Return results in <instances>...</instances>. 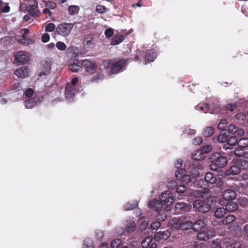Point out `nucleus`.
Segmentation results:
<instances>
[{"mask_svg":"<svg viewBox=\"0 0 248 248\" xmlns=\"http://www.w3.org/2000/svg\"><path fill=\"white\" fill-rule=\"evenodd\" d=\"M55 25L54 23H50L47 24L45 28V30L47 32H51L56 30Z\"/></svg>","mask_w":248,"mask_h":248,"instance_id":"45","label":"nucleus"},{"mask_svg":"<svg viewBox=\"0 0 248 248\" xmlns=\"http://www.w3.org/2000/svg\"><path fill=\"white\" fill-rule=\"evenodd\" d=\"M191 195L197 198H205L204 200L199 199L193 202V207L197 211L202 213H206L210 210L211 206L208 203L209 201L207 200L211 196V192L209 189L194 190L191 192Z\"/></svg>","mask_w":248,"mask_h":248,"instance_id":"1","label":"nucleus"},{"mask_svg":"<svg viewBox=\"0 0 248 248\" xmlns=\"http://www.w3.org/2000/svg\"><path fill=\"white\" fill-rule=\"evenodd\" d=\"M38 7V2L35 0H30L28 11L30 15L33 17H38L40 12L36 10Z\"/></svg>","mask_w":248,"mask_h":248,"instance_id":"11","label":"nucleus"},{"mask_svg":"<svg viewBox=\"0 0 248 248\" xmlns=\"http://www.w3.org/2000/svg\"><path fill=\"white\" fill-rule=\"evenodd\" d=\"M186 187L184 185H180L176 189V191L178 193H183L186 190Z\"/></svg>","mask_w":248,"mask_h":248,"instance_id":"55","label":"nucleus"},{"mask_svg":"<svg viewBox=\"0 0 248 248\" xmlns=\"http://www.w3.org/2000/svg\"><path fill=\"white\" fill-rule=\"evenodd\" d=\"M241 170H246L248 169V161L245 159H240L236 161Z\"/></svg>","mask_w":248,"mask_h":248,"instance_id":"27","label":"nucleus"},{"mask_svg":"<svg viewBox=\"0 0 248 248\" xmlns=\"http://www.w3.org/2000/svg\"><path fill=\"white\" fill-rule=\"evenodd\" d=\"M160 221H156L151 224V228L152 231H156L160 227Z\"/></svg>","mask_w":248,"mask_h":248,"instance_id":"52","label":"nucleus"},{"mask_svg":"<svg viewBox=\"0 0 248 248\" xmlns=\"http://www.w3.org/2000/svg\"><path fill=\"white\" fill-rule=\"evenodd\" d=\"M192 157L193 159L200 160L205 158L206 155H205L202 150L200 149L195 151L194 153H193Z\"/></svg>","mask_w":248,"mask_h":248,"instance_id":"25","label":"nucleus"},{"mask_svg":"<svg viewBox=\"0 0 248 248\" xmlns=\"http://www.w3.org/2000/svg\"><path fill=\"white\" fill-rule=\"evenodd\" d=\"M220 134L217 137V140L220 142H225L227 140V131Z\"/></svg>","mask_w":248,"mask_h":248,"instance_id":"39","label":"nucleus"},{"mask_svg":"<svg viewBox=\"0 0 248 248\" xmlns=\"http://www.w3.org/2000/svg\"><path fill=\"white\" fill-rule=\"evenodd\" d=\"M33 89L31 88L28 89L25 92V95L27 97H30L33 94Z\"/></svg>","mask_w":248,"mask_h":248,"instance_id":"60","label":"nucleus"},{"mask_svg":"<svg viewBox=\"0 0 248 248\" xmlns=\"http://www.w3.org/2000/svg\"><path fill=\"white\" fill-rule=\"evenodd\" d=\"M22 38L19 40V42L21 44H29L30 43V40L26 38V36H24V35H22Z\"/></svg>","mask_w":248,"mask_h":248,"instance_id":"57","label":"nucleus"},{"mask_svg":"<svg viewBox=\"0 0 248 248\" xmlns=\"http://www.w3.org/2000/svg\"><path fill=\"white\" fill-rule=\"evenodd\" d=\"M83 44L87 48L92 49L95 46V37L93 34L86 35L83 39Z\"/></svg>","mask_w":248,"mask_h":248,"instance_id":"10","label":"nucleus"},{"mask_svg":"<svg viewBox=\"0 0 248 248\" xmlns=\"http://www.w3.org/2000/svg\"><path fill=\"white\" fill-rule=\"evenodd\" d=\"M162 213H160L157 216V219L159 221H163L165 219V218L167 217V215L166 214V211H161Z\"/></svg>","mask_w":248,"mask_h":248,"instance_id":"50","label":"nucleus"},{"mask_svg":"<svg viewBox=\"0 0 248 248\" xmlns=\"http://www.w3.org/2000/svg\"><path fill=\"white\" fill-rule=\"evenodd\" d=\"M27 52L24 51H18L14 57L15 58V63L17 64H24L29 60V57Z\"/></svg>","mask_w":248,"mask_h":248,"instance_id":"6","label":"nucleus"},{"mask_svg":"<svg viewBox=\"0 0 248 248\" xmlns=\"http://www.w3.org/2000/svg\"><path fill=\"white\" fill-rule=\"evenodd\" d=\"M236 105L232 103L228 104L226 105V108L227 110L232 111L236 108Z\"/></svg>","mask_w":248,"mask_h":248,"instance_id":"62","label":"nucleus"},{"mask_svg":"<svg viewBox=\"0 0 248 248\" xmlns=\"http://www.w3.org/2000/svg\"><path fill=\"white\" fill-rule=\"evenodd\" d=\"M226 212H232L236 211L238 208V205L235 202H228L225 205Z\"/></svg>","mask_w":248,"mask_h":248,"instance_id":"24","label":"nucleus"},{"mask_svg":"<svg viewBox=\"0 0 248 248\" xmlns=\"http://www.w3.org/2000/svg\"><path fill=\"white\" fill-rule=\"evenodd\" d=\"M231 248H243L241 244L239 242H235L231 245Z\"/></svg>","mask_w":248,"mask_h":248,"instance_id":"64","label":"nucleus"},{"mask_svg":"<svg viewBox=\"0 0 248 248\" xmlns=\"http://www.w3.org/2000/svg\"><path fill=\"white\" fill-rule=\"evenodd\" d=\"M114 33V31L112 28H109L105 31V35L107 37H111Z\"/></svg>","mask_w":248,"mask_h":248,"instance_id":"54","label":"nucleus"},{"mask_svg":"<svg viewBox=\"0 0 248 248\" xmlns=\"http://www.w3.org/2000/svg\"><path fill=\"white\" fill-rule=\"evenodd\" d=\"M84 246L86 248H93V241L90 239H86L84 241Z\"/></svg>","mask_w":248,"mask_h":248,"instance_id":"53","label":"nucleus"},{"mask_svg":"<svg viewBox=\"0 0 248 248\" xmlns=\"http://www.w3.org/2000/svg\"><path fill=\"white\" fill-rule=\"evenodd\" d=\"M235 220V217L233 215H229L223 218L221 222L224 225H228Z\"/></svg>","mask_w":248,"mask_h":248,"instance_id":"30","label":"nucleus"},{"mask_svg":"<svg viewBox=\"0 0 248 248\" xmlns=\"http://www.w3.org/2000/svg\"><path fill=\"white\" fill-rule=\"evenodd\" d=\"M156 57V53L154 50H148L145 56V64L153 62Z\"/></svg>","mask_w":248,"mask_h":248,"instance_id":"21","label":"nucleus"},{"mask_svg":"<svg viewBox=\"0 0 248 248\" xmlns=\"http://www.w3.org/2000/svg\"><path fill=\"white\" fill-rule=\"evenodd\" d=\"M196 109L198 110H201L204 113L209 112L212 114H216L219 112L220 109L217 106L215 107L209 106V105L204 103L202 106L198 105L196 106Z\"/></svg>","mask_w":248,"mask_h":248,"instance_id":"7","label":"nucleus"},{"mask_svg":"<svg viewBox=\"0 0 248 248\" xmlns=\"http://www.w3.org/2000/svg\"><path fill=\"white\" fill-rule=\"evenodd\" d=\"M214 132V129L212 127H206L203 131V134L204 136L206 137H208L211 136L213 134Z\"/></svg>","mask_w":248,"mask_h":248,"instance_id":"37","label":"nucleus"},{"mask_svg":"<svg viewBox=\"0 0 248 248\" xmlns=\"http://www.w3.org/2000/svg\"><path fill=\"white\" fill-rule=\"evenodd\" d=\"M81 65L88 72L94 73L96 71L97 66L94 62L85 60L81 62Z\"/></svg>","mask_w":248,"mask_h":248,"instance_id":"14","label":"nucleus"},{"mask_svg":"<svg viewBox=\"0 0 248 248\" xmlns=\"http://www.w3.org/2000/svg\"><path fill=\"white\" fill-rule=\"evenodd\" d=\"M238 131V127L234 124H230L228 129H227V133L231 134H235Z\"/></svg>","mask_w":248,"mask_h":248,"instance_id":"36","label":"nucleus"},{"mask_svg":"<svg viewBox=\"0 0 248 248\" xmlns=\"http://www.w3.org/2000/svg\"><path fill=\"white\" fill-rule=\"evenodd\" d=\"M69 69L73 72H77L82 69L80 63L78 60L75 59L69 64Z\"/></svg>","mask_w":248,"mask_h":248,"instance_id":"23","label":"nucleus"},{"mask_svg":"<svg viewBox=\"0 0 248 248\" xmlns=\"http://www.w3.org/2000/svg\"><path fill=\"white\" fill-rule=\"evenodd\" d=\"M227 142L228 145L233 146L235 145L238 142V140L236 137L232 136L228 139L227 138Z\"/></svg>","mask_w":248,"mask_h":248,"instance_id":"42","label":"nucleus"},{"mask_svg":"<svg viewBox=\"0 0 248 248\" xmlns=\"http://www.w3.org/2000/svg\"><path fill=\"white\" fill-rule=\"evenodd\" d=\"M153 241V237L151 236L145 238L141 242V246L143 248H147L150 246Z\"/></svg>","mask_w":248,"mask_h":248,"instance_id":"33","label":"nucleus"},{"mask_svg":"<svg viewBox=\"0 0 248 248\" xmlns=\"http://www.w3.org/2000/svg\"><path fill=\"white\" fill-rule=\"evenodd\" d=\"M204 179L207 183L211 184H214L217 181L216 176L212 172L206 173L205 175Z\"/></svg>","mask_w":248,"mask_h":248,"instance_id":"26","label":"nucleus"},{"mask_svg":"<svg viewBox=\"0 0 248 248\" xmlns=\"http://www.w3.org/2000/svg\"><path fill=\"white\" fill-rule=\"evenodd\" d=\"M212 146L210 145H207L206 146H203L202 149L201 150L203 152V154L206 155L211 152L212 150Z\"/></svg>","mask_w":248,"mask_h":248,"instance_id":"47","label":"nucleus"},{"mask_svg":"<svg viewBox=\"0 0 248 248\" xmlns=\"http://www.w3.org/2000/svg\"><path fill=\"white\" fill-rule=\"evenodd\" d=\"M182 226H184L185 229H182V230H187L191 227L193 228V223L190 221H184L182 219Z\"/></svg>","mask_w":248,"mask_h":248,"instance_id":"44","label":"nucleus"},{"mask_svg":"<svg viewBox=\"0 0 248 248\" xmlns=\"http://www.w3.org/2000/svg\"><path fill=\"white\" fill-rule=\"evenodd\" d=\"M215 234V230L213 229H206L199 232L197 238L199 240L207 241L212 238Z\"/></svg>","mask_w":248,"mask_h":248,"instance_id":"8","label":"nucleus"},{"mask_svg":"<svg viewBox=\"0 0 248 248\" xmlns=\"http://www.w3.org/2000/svg\"><path fill=\"white\" fill-rule=\"evenodd\" d=\"M104 78V76L101 74H97L91 79L92 82H97L98 80H102Z\"/></svg>","mask_w":248,"mask_h":248,"instance_id":"48","label":"nucleus"},{"mask_svg":"<svg viewBox=\"0 0 248 248\" xmlns=\"http://www.w3.org/2000/svg\"><path fill=\"white\" fill-rule=\"evenodd\" d=\"M203 140L201 137H197L195 138L193 140V144L195 145H199L202 143Z\"/></svg>","mask_w":248,"mask_h":248,"instance_id":"56","label":"nucleus"},{"mask_svg":"<svg viewBox=\"0 0 248 248\" xmlns=\"http://www.w3.org/2000/svg\"><path fill=\"white\" fill-rule=\"evenodd\" d=\"M46 6L51 9H54L56 7V4L52 1H48L46 3Z\"/></svg>","mask_w":248,"mask_h":248,"instance_id":"59","label":"nucleus"},{"mask_svg":"<svg viewBox=\"0 0 248 248\" xmlns=\"http://www.w3.org/2000/svg\"><path fill=\"white\" fill-rule=\"evenodd\" d=\"M226 214V211L223 207L218 208L215 212V216L218 218H221Z\"/></svg>","mask_w":248,"mask_h":248,"instance_id":"31","label":"nucleus"},{"mask_svg":"<svg viewBox=\"0 0 248 248\" xmlns=\"http://www.w3.org/2000/svg\"><path fill=\"white\" fill-rule=\"evenodd\" d=\"M177 185V183L175 181H171L168 184V187L169 188H174Z\"/></svg>","mask_w":248,"mask_h":248,"instance_id":"61","label":"nucleus"},{"mask_svg":"<svg viewBox=\"0 0 248 248\" xmlns=\"http://www.w3.org/2000/svg\"><path fill=\"white\" fill-rule=\"evenodd\" d=\"M135 223L134 222H130L128 223L125 227V231L128 232H133L135 229Z\"/></svg>","mask_w":248,"mask_h":248,"instance_id":"40","label":"nucleus"},{"mask_svg":"<svg viewBox=\"0 0 248 248\" xmlns=\"http://www.w3.org/2000/svg\"><path fill=\"white\" fill-rule=\"evenodd\" d=\"M73 27L74 24L72 23L62 22L56 27V31L58 34L65 37L70 34Z\"/></svg>","mask_w":248,"mask_h":248,"instance_id":"3","label":"nucleus"},{"mask_svg":"<svg viewBox=\"0 0 248 248\" xmlns=\"http://www.w3.org/2000/svg\"><path fill=\"white\" fill-rule=\"evenodd\" d=\"M189 209L190 206L187 204L183 202H178L175 206V210L177 213L187 211Z\"/></svg>","mask_w":248,"mask_h":248,"instance_id":"20","label":"nucleus"},{"mask_svg":"<svg viewBox=\"0 0 248 248\" xmlns=\"http://www.w3.org/2000/svg\"><path fill=\"white\" fill-rule=\"evenodd\" d=\"M42 67L43 69V71L44 72V74H47L49 73L51 69L50 62L49 61H42Z\"/></svg>","mask_w":248,"mask_h":248,"instance_id":"28","label":"nucleus"},{"mask_svg":"<svg viewBox=\"0 0 248 248\" xmlns=\"http://www.w3.org/2000/svg\"><path fill=\"white\" fill-rule=\"evenodd\" d=\"M210 169L213 171H217L224 168L227 164L226 157L220 153H215L211 155L210 158Z\"/></svg>","mask_w":248,"mask_h":248,"instance_id":"2","label":"nucleus"},{"mask_svg":"<svg viewBox=\"0 0 248 248\" xmlns=\"http://www.w3.org/2000/svg\"><path fill=\"white\" fill-rule=\"evenodd\" d=\"M122 245V241L120 239L113 240L111 243V248H119Z\"/></svg>","mask_w":248,"mask_h":248,"instance_id":"38","label":"nucleus"},{"mask_svg":"<svg viewBox=\"0 0 248 248\" xmlns=\"http://www.w3.org/2000/svg\"><path fill=\"white\" fill-rule=\"evenodd\" d=\"M49 35L48 33H45L42 37V41L44 43H46L49 41Z\"/></svg>","mask_w":248,"mask_h":248,"instance_id":"63","label":"nucleus"},{"mask_svg":"<svg viewBox=\"0 0 248 248\" xmlns=\"http://www.w3.org/2000/svg\"><path fill=\"white\" fill-rule=\"evenodd\" d=\"M241 171V169L239 168V167L235 162L226 171L225 175L227 176L237 175L240 173Z\"/></svg>","mask_w":248,"mask_h":248,"instance_id":"19","label":"nucleus"},{"mask_svg":"<svg viewBox=\"0 0 248 248\" xmlns=\"http://www.w3.org/2000/svg\"><path fill=\"white\" fill-rule=\"evenodd\" d=\"M126 60H120L118 61H110L108 62V66L111 69L112 74L119 73L126 63Z\"/></svg>","mask_w":248,"mask_h":248,"instance_id":"4","label":"nucleus"},{"mask_svg":"<svg viewBox=\"0 0 248 248\" xmlns=\"http://www.w3.org/2000/svg\"><path fill=\"white\" fill-rule=\"evenodd\" d=\"M182 219L181 218H172L170 223L171 229L172 231H176L185 229L184 226H182Z\"/></svg>","mask_w":248,"mask_h":248,"instance_id":"16","label":"nucleus"},{"mask_svg":"<svg viewBox=\"0 0 248 248\" xmlns=\"http://www.w3.org/2000/svg\"><path fill=\"white\" fill-rule=\"evenodd\" d=\"M10 7L6 3H3L2 6L1 12L4 13H6L9 12L10 11Z\"/></svg>","mask_w":248,"mask_h":248,"instance_id":"58","label":"nucleus"},{"mask_svg":"<svg viewBox=\"0 0 248 248\" xmlns=\"http://www.w3.org/2000/svg\"><path fill=\"white\" fill-rule=\"evenodd\" d=\"M137 204V202H134L133 203L127 202L124 206V210L126 211L132 210L136 207Z\"/></svg>","mask_w":248,"mask_h":248,"instance_id":"41","label":"nucleus"},{"mask_svg":"<svg viewBox=\"0 0 248 248\" xmlns=\"http://www.w3.org/2000/svg\"><path fill=\"white\" fill-rule=\"evenodd\" d=\"M206 224L203 219L200 218L194 223H193V228L197 232L202 230L206 227Z\"/></svg>","mask_w":248,"mask_h":248,"instance_id":"22","label":"nucleus"},{"mask_svg":"<svg viewBox=\"0 0 248 248\" xmlns=\"http://www.w3.org/2000/svg\"><path fill=\"white\" fill-rule=\"evenodd\" d=\"M124 39V37L122 35H115L112 39L111 44L112 45H116L121 43Z\"/></svg>","mask_w":248,"mask_h":248,"instance_id":"29","label":"nucleus"},{"mask_svg":"<svg viewBox=\"0 0 248 248\" xmlns=\"http://www.w3.org/2000/svg\"><path fill=\"white\" fill-rule=\"evenodd\" d=\"M169 234L168 232H159L155 234V238L157 240H161V239H166L169 237Z\"/></svg>","mask_w":248,"mask_h":248,"instance_id":"32","label":"nucleus"},{"mask_svg":"<svg viewBox=\"0 0 248 248\" xmlns=\"http://www.w3.org/2000/svg\"><path fill=\"white\" fill-rule=\"evenodd\" d=\"M96 11L99 13L103 14L106 12L107 8L103 5H99L96 6Z\"/></svg>","mask_w":248,"mask_h":248,"instance_id":"51","label":"nucleus"},{"mask_svg":"<svg viewBox=\"0 0 248 248\" xmlns=\"http://www.w3.org/2000/svg\"><path fill=\"white\" fill-rule=\"evenodd\" d=\"M76 92V89L73 87L71 84H67L65 91V97L71 102L73 101L74 95Z\"/></svg>","mask_w":248,"mask_h":248,"instance_id":"15","label":"nucleus"},{"mask_svg":"<svg viewBox=\"0 0 248 248\" xmlns=\"http://www.w3.org/2000/svg\"><path fill=\"white\" fill-rule=\"evenodd\" d=\"M40 98H42V97L35 96L25 101V107L28 109L33 108L40 103Z\"/></svg>","mask_w":248,"mask_h":248,"instance_id":"13","label":"nucleus"},{"mask_svg":"<svg viewBox=\"0 0 248 248\" xmlns=\"http://www.w3.org/2000/svg\"><path fill=\"white\" fill-rule=\"evenodd\" d=\"M79 10V8L78 6L76 5H71L68 8V12L70 15H73L78 13Z\"/></svg>","mask_w":248,"mask_h":248,"instance_id":"35","label":"nucleus"},{"mask_svg":"<svg viewBox=\"0 0 248 248\" xmlns=\"http://www.w3.org/2000/svg\"><path fill=\"white\" fill-rule=\"evenodd\" d=\"M56 46L58 49L61 51L64 50L66 48V45L61 41L58 42L56 44Z\"/></svg>","mask_w":248,"mask_h":248,"instance_id":"46","label":"nucleus"},{"mask_svg":"<svg viewBox=\"0 0 248 248\" xmlns=\"http://www.w3.org/2000/svg\"><path fill=\"white\" fill-rule=\"evenodd\" d=\"M149 206L151 209L157 212L167 211V210H164V206L160 199L151 201L149 203Z\"/></svg>","mask_w":248,"mask_h":248,"instance_id":"12","label":"nucleus"},{"mask_svg":"<svg viewBox=\"0 0 248 248\" xmlns=\"http://www.w3.org/2000/svg\"><path fill=\"white\" fill-rule=\"evenodd\" d=\"M164 206V210L168 211L169 206L174 202V197L169 191L163 192L159 198Z\"/></svg>","mask_w":248,"mask_h":248,"instance_id":"5","label":"nucleus"},{"mask_svg":"<svg viewBox=\"0 0 248 248\" xmlns=\"http://www.w3.org/2000/svg\"><path fill=\"white\" fill-rule=\"evenodd\" d=\"M15 74L20 78H25L29 76V70L26 66H23L16 69Z\"/></svg>","mask_w":248,"mask_h":248,"instance_id":"18","label":"nucleus"},{"mask_svg":"<svg viewBox=\"0 0 248 248\" xmlns=\"http://www.w3.org/2000/svg\"><path fill=\"white\" fill-rule=\"evenodd\" d=\"M236 196L235 192L231 189L225 190L222 193L223 198L226 201H232L234 200Z\"/></svg>","mask_w":248,"mask_h":248,"instance_id":"17","label":"nucleus"},{"mask_svg":"<svg viewBox=\"0 0 248 248\" xmlns=\"http://www.w3.org/2000/svg\"><path fill=\"white\" fill-rule=\"evenodd\" d=\"M237 144L241 148H245L248 146V139L242 138L238 140Z\"/></svg>","mask_w":248,"mask_h":248,"instance_id":"34","label":"nucleus"},{"mask_svg":"<svg viewBox=\"0 0 248 248\" xmlns=\"http://www.w3.org/2000/svg\"><path fill=\"white\" fill-rule=\"evenodd\" d=\"M227 127V121L226 120H221L218 124V128L222 130L223 131H227L226 128Z\"/></svg>","mask_w":248,"mask_h":248,"instance_id":"43","label":"nucleus"},{"mask_svg":"<svg viewBox=\"0 0 248 248\" xmlns=\"http://www.w3.org/2000/svg\"><path fill=\"white\" fill-rule=\"evenodd\" d=\"M175 176L178 180H180L182 183L188 184L191 181L190 175L186 174L185 170L178 169L175 172Z\"/></svg>","mask_w":248,"mask_h":248,"instance_id":"9","label":"nucleus"},{"mask_svg":"<svg viewBox=\"0 0 248 248\" xmlns=\"http://www.w3.org/2000/svg\"><path fill=\"white\" fill-rule=\"evenodd\" d=\"M246 118V115L244 113H239L235 115V119L239 121H243Z\"/></svg>","mask_w":248,"mask_h":248,"instance_id":"49","label":"nucleus"}]
</instances>
